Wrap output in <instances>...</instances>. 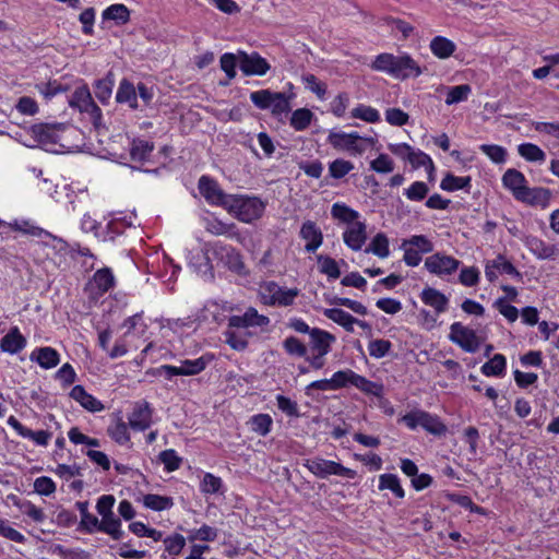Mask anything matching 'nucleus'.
<instances>
[{
    "label": "nucleus",
    "mask_w": 559,
    "mask_h": 559,
    "mask_svg": "<svg viewBox=\"0 0 559 559\" xmlns=\"http://www.w3.org/2000/svg\"><path fill=\"white\" fill-rule=\"evenodd\" d=\"M9 227L13 231H17L22 235H26L34 238H49L52 240L53 245L52 247L58 250H66L67 243L61 238L50 234L48 230L39 227L35 224L32 219H14L9 224Z\"/></svg>",
    "instance_id": "nucleus-13"
},
{
    "label": "nucleus",
    "mask_w": 559,
    "mask_h": 559,
    "mask_svg": "<svg viewBox=\"0 0 559 559\" xmlns=\"http://www.w3.org/2000/svg\"><path fill=\"white\" fill-rule=\"evenodd\" d=\"M449 338L467 353H475L479 349L480 338L476 332L461 322H454L450 326Z\"/></svg>",
    "instance_id": "nucleus-14"
},
{
    "label": "nucleus",
    "mask_w": 559,
    "mask_h": 559,
    "mask_svg": "<svg viewBox=\"0 0 559 559\" xmlns=\"http://www.w3.org/2000/svg\"><path fill=\"white\" fill-rule=\"evenodd\" d=\"M411 246L415 248L420 254L430 253L433 251L432 241L425 235H413L408 239L402 241V247Z\"/></svg>",
    "instance_id": "nucleus-50"
},
{
    "label": "nucleus",
    "mask_w": 559,
    "mask_h": 559,
    "mask_svg": "<svg viewBox=\"0 0 559 559\" xmlns=\"http://www.w3.org/2000/svg\"><path fill=\"white\" fill-rule=\"evenodd\" d=\"M238 66L246 75L261 76L270 70V63L257 52H239Z\"/></svg>",
    "instance_id": "nucleus-20"
},
{
    "label": "nucleus",
    "mask_w": 559,
    "mask_h": 559,
    "mask_svg": "<svg viewBox=\"0 0 559 559\" xmlns=\"http://www.w3.org/2000/svg\"><path fill=\"white\" fill-rule=\"evenodd\" d=\"M371 170L378 174H390L394 170V163L386 154H380L376 159L370 163Z\"/></svg>",
    "instance_id": "nucleus-59"
},
{
    "label": "nucleus",
    "mask_w": 559,
    "mask_h": 559,
    "mask_svg": "<svg viewBox=\"0 0 559 559\" xmlns=\"http://www.w3.org/2000/svg\"><path fill=\"white\" fill-rule=\"evenodd\" d=\"M217 537V530L203 525L200 528H194L189 532V539L193 540H202V542H213Z\"/></svg>",
    "instance_id": "nucleus-57"
},
{
    "label": "nucleus",
    "mask_w": 559,
    "mask_h": 559,
    "mask_svg": "<svg viewBox=\"0 0 559 559\" xmlns=\"http://www.w3.org/2000/svg\"><path fill=\"white\" fill-rule=\"evenodd\" d=\"M299 235L306 241L305 250L307 252L312 253L317 251L323 242V234L312 221H307L302 224Z\"/></svg>",
    "instance_id": "nucleus-24"
},
{
    "label": "nucleus",
    "mask_w": 559,
    "mask_h": 559,
    "mask_svg": "<svg viewBox=\"0 0 559 559\" xmlns=\"http://www.w3.org/2000/svg\"><path fill=\"white\" fill-rule=\"evenodd\" d=\"M429 48L437 58L448 59L454 53L456 45L444 36H436L431 39Z\"/></svg>",
    "instance_id": "nucleus-33"
},
{
    "label": "nucleus",
    "mask_w": 559,
    "mask_h": 559,
    "mask_svg": "<svg viewBox=\"0 0 559 559\" xmlns=\"http://www.w3.org/2000/svg\"><path fill=\"white\" fill-rule=\"evenodd\" d=\"M379 490H391L395 497L403 499L405 491L395 474H382L379 476Z\"/></svg>",
    "instance_id": "nucleus-43"
},
{
    "label": "nucleus",
    "mask_w": 559,
    "mask_h": 559,
    "mask_svg": "<svg viewBox=\"0 0 559 559\" xmlns=\"http://www.w3.org/2000/svg\"><path fill=\"white\" fill-rule=\"evenodd\" d=\"M128 424L133 430L144 431L152 424V409L145 401L134 404L132 412L128 416Z\"/></svg>",
    "instance_id": "nucleus-23"
},
{
    "label": "nucleus",
    "mask_w": 559,
    "mask_h": 559,
    "mask_svg": "<svg viewBox=\"0 0 559 559\" xmlns=\"http://www.w3.org/2000/svg\"><path fill=\"white\" fill-rule=\"evenodd\" d=\"M269 323L270 318L260 314L253 307L248 308L241 316L235 314L228 318V328L235 329L263 328L269 325Z\"/></svg>",
    "instance_id": "nucleus-19"
},
{
    "label": "nucleus",
    "mask_w": 559,
    "mask_h": 559,
    "mask_svg": "<svg viewBox=\"0 0 559 559\" xmlns=\"http://www.w3.org/2000/svg\"><path fill=\"white\" fill-rule=\"evenodd\" d=\"M116 100L120 104H127L131 109H142L138 102V94L134 85L128 80H122L119 84Z\"/></svg>",
    "instance_id": "nucleus-31"
},
{
    "label": "nucleus",
    "mask_w": 559,
    "mask_h": 559,
    "mask_svg": "<svg viewBox=\"0 0 559 559\" xmlns=\"http://www.w3.org/2000/svg\"><path fill=\"white\" fill-rule=\"evenodd\" d=\"M206 251H212L215 257H217L229 270L236 273H242L245 271V263L242 262V258L240 253L233 247L225 245L221 241H215L213 243H207ZM207 252L202 253L203 263L195 265V270L201 272L202 266H204V272L211 270L210 259L206 255ZM190 264L193 265L192 262Z\"/></svg>",
    "instance_id": "nucleus-4"
},
{
    "label": "nucleus",
    "mask_w": 559,
    "mask_h": 559,
    "mask_svg": "<svg viewBox=\"0 0 559 559\" xmlns=\"http://www.w3.org/2000/svg\"><path fill=\"white\" fill-rule=\"evenodd\" d=\"M335 342L336 337L332 333L319 328L311 330L307 344L308 356L306 357V361L311 369L320 370L325 366L326 355L332 350Z\"/></svg>",
    "instance_id": "nucleus-3"
},
{
    "label": "nucleus",
    "mask_w": 559,
    "mask_h": 559,
    "mask_svg": "<svg viewBox=\"0 0 559 559\" xmlns=\"http://www.w3.org/2000/svg\"><path fill=\"white\" fill-rule=\"evenodd\" d=\"M401 420L412 430H415L417 427H421L427 432L435 436H441L447 432V426L437 415L421 409H416L405 414Z\"/></svg>",
    "instance_id": "nucleus-8"
},
{
    "label": "nucleus",
    "mask_w": 559,
    "mask_h": 559,
    "mask_svg": "<svg viewBox=\"0 0 559 559\" xmlns=\"http://www.w3.org/2000/svg\"><path fill=\"white\" fill-rule=\"evenodd\" d=\"M142 501L145 508L154 511H164L170 509L174 504L171 498L154 493L145 495Z\"/></svg>",
    "instance_id": "nucleus-46"
},
{
    "label": "nucleus",
    "mask_w": 559,
    "mask_h": 559,
    "mask_svg": "<svg viewBox=\"0 0 559 559\" xmlns=\"http://www.w3.org/2000/svg\"><path fill=\"white\" fill-rule=\"evenodd\" d=\"M391 342L386 340H373L368 345L369 355L373 358L384 357L391 349Z\"/></svg>",
    "instance_id": "nucleus-64"
},
{
    "label": "nucleus",
    "mask_w": 559,
    "mask_h": 559,
    "mask_svg": "<svg viewBox=\"0 0 559 559\" xmlns=\"http://www.w3.org/2000/svg\"><path fill=\"white\" fill-rule=\"evenodd\" d=\"M295 95L271 90H259L250 94V99L255 107L262 110H271L274 116H282L290 111V99Z\"/></svg>",
    "instance_id": "nucleus-5"
},
{
    "label": "nucleus",
    "mask_w": 559,
    "mask_h": 559,
    "mask_svg": "<svg viewBox=\"0 0 559 559\" xmlns=\"http://www.w3.org/2000/svg\"><path fill=\"white\" fill-rule=\"evenodd\" d=\"M331 379L335 391L353 385L361 392L374 396H380L383 392L382 384L370 381L352 369L338 370L332 374Z\"/></svg>",
    "instance_id": "nucleus-7"
},
{
    "label": "nucleus",
    "mask_w": 559,
    "mask_h": 559,
    "mask_svg": "<svg viewBox=\"0 0 559 559\" xmlns=\"http://www.w3.org/2000/svg\"><path fill=\"white\" fill-rule=\"evenodd\" d=\"M469 177H456L453 175H447L440 183V188L445 191H456L469 187Z\"/></svg>",
    "instance_id": "nucleus-54"
},
{
    "label": "nucleus",
    "mask_w": 559,
    "mask_h": 559,
    "mask_svg": "<svg viewBox=\"0 0 559 559\" xmlns=\"http://www.w3.org/2000/svg\"><path fill=\"white\" fill-rule=\"evenodd\" d=\"M304 466L319 478H326L331 475L342 476L350 479L356 477V472L354 469L345 467L335 461H330L322 457L306 460Z\"/></svg>",
    "instance_id": "nucleus-10"
},
{
    "label": "nucleus",
    "mask_w": 559,
    "mask_h": 559,
    "mask_svg": "<svg viewBox=\"0 0 559 559\" xmlns=\"http://www.w3.org/2000/svg\"><path fill=\"white\" fill-rule=\"evenodd\" d=\"M506 370V358L501 354H496L490 360L481 366V372L487 377H499Z\"/></svg>",
    "instance_id": "nucleus-48"
},
{
    "label": "nucleus",
    "mask_w": 559,
    "mask_h": 559,
    "mask_svg": "<svg viewBox=\"0 0 559 559\" xmlns=\"http://www.w3.org/2000/svg\"><path fill=\"white\" fill-rule=\"evenodd\" d=\"M530 251L539 259H554L559 255V242L547 245L538 239H531L526 242Z\"/></svg>",
    "instance_id": "nucleus-36"
},
{
    "label": "nucleus",
    "mask_w": 559,
    "mask_h": 559,
    "mask_svg": "<svg viewBox=\"0 0 559 559\" xmlns=\"http://www.w3.org/2000/svg\"><path fill=\"white\" fill-rule=\"evenodd\" d=\"M429 192V188L427 183L424 181H415L409 188L405 190V197L411 201H421L424 200Z\"/></svg>",
    "instance_id": "nucleus-58"
},
{
    "label": "nucleus",
    "mask_w": 559,
    "mask_h": 559,
    "mask_svg": "<svg viewBox=\"0 0 559 559\" xmlns=\"http://www.w3.org/2000/svg\"><path fill=\"white\" fill-rule=\"evenodd\" d=\"M472 94V87L468 84L451 86L447 91L445 104L453 105L465 102Z\"/></svg>",
    "instance_id": "nucleus-45"
},
{
    "label": "nucleus",
    "mask_w": 559,
    "mask_h": 559,
    "mask_svg": "<svg viewBox=\"0 0 559 559\" xmlns=\"http://www.w3.org/2000/svg\"><path fill=\"white\" fill-rule=\"evenodd\" d=\"M509 275L514 278H520L521 274L516 271V269L512 265L510 261H508L503 255H498L493 260H489L485 265V275L489 282H495L499 275Z\"/></svg>",
    "instance_id": "nucleus-21"
},
{
    "label": "nucleus",
    "mask_w": 559,
    "mask_h": 559,
    "mask_svg": "<svg viewBox=\"0 0 559 559\" xmlns=\"http://www.w3.org/2000/svg\"><path fill=\"white\" fill-rule=\"evenodd\" d=\"M480 272L475 266H467L461 270L459 281L463 286L473 287L479 282Z\"/></svg>",
    "instance_id": "nucleus-62"
},
{
    "label": "nucleus",
    "mask_w": 559,
    "mask_h": 559,
    "mask_svg": "<svg viewBox=\"0 0 559 559\" xmlns=\"http://www.w3.org/2000/svg\"><path fill=\"white\" fill-rule=\"evenodd\" d=\"M305 87L317 95V97L321 100L325 99L326 95V84L319 81L313 74H305L301 78Z\"/></svg>",
    "instance_id": "nucleus-53"
},
{
    "label": "nucleus",
    "mask_w": 559,
    "mask_h": 559,
    "mask_svg": "<svg viewBox=\"0 0 559 559\" xmlns=\"http://www.w3.org/2000/svg\"><path fill=\"white\" fill-rule=\"evenodd\" d=\"M70 396L88 412L98 413L105 408L103 403L87 393L82 385H74L70 392Z\"/></svg>",
    "instance_id": "nucleus-29"
},
{
    "label": "nucleus",
    "mask_w": 559,
    "mask_h": 559,
    "mask_svg": "<svg viewBox=\"0 0 559 559\" xmlns=\"http://www.w3.org/2000/svg\"><path fill=\"white\" fill-rule=\"evenodd\" d=\"M29 359L43 369H51L59 365L60 354L50 346L38 347L31 353Z\"/></svg>",
    "instance_id": "nucleus-28"
},
{
    "label": "nucleus",
    "mask_w": 559,
    "mask_h": 559,
    "mask_svg": "<svg viewBox=\"0 0 559 559\" xmlns=\"http://www.w3.org/2000/svg\"><path fill=\"white\" fill-rule=\"evenodd\" d=\"M323 316L329 320L337 323L343 326L347 332H354V324L356 323V318L350 313L344 311L340 308H329L323 310Z\"/></svg>",
    "instance_id": "nucleus-35"
},
{
    "label": "nucleus",
    "mask_w": 559,
    "mask_h": 559,
    "mask_svg": "<svg viewBox=\"0 0 559 559\" xmlns=\"http://www.w3.org/2000/svg\"><path fill=\"white\" fill-rule=\"evenodd\" d=\"M371 69L401 80L417 78L423 73L419 64L407 53H380L371 63Z\"/></svg>",
    "instance_id": "nucleus-1"
},
{
    "label": "nucleus",
    "mask_w": 559,
    "mask_h": 559,
    "mask_svg": "<svg viewBox=\"0 0 559 559\" xmlns=\"http://www.w3.org/2000/svg\"><path fill=\"white\" fill-rule=\"evenodd\" d=\"M204 228L207 233L214 236H226L228 238L237 240L238 242L242 241V236L240 231L233 223L228 224L217 218L206 219Z\"/></svg>",
    "instance_id": "nucleus-27"
},
{
    "label": "nucleus",
    "mask_w": 559,
    "mask_h": 559,
    "mask_svg": "<svg viewBox=\"0 0 559 559\" xmlns=\"http://www.w3.org/2000/svg\"><path fill=\"white\" fill-rule=\"evenodd\" d=\"M366 253H372L380 259H385L390 255V242L384 233H378L371 239L369 246L365 249Z\"/></svg>",
    "instance_id": "nucleus-39"
},
{
    "label": "nucleus",
    "mask_w": 559,
    "mask_h": 559,
    "mask_svg": "<svg viewBox=\"0 0 559 559\" xmlns=\"http://www.w3.org/2000/svg\"><path fill=\"white\" fill-rule=\"evenodd\" d=\"M282 346L285 353L292 357L305 358L308 356V347L302 341L296 336H287Z\"/></svg>",
    "instance_id": "nucleus-42"
},
{
    "label": "nucleus",
    "mask_w": 559,
    "mask_h": 559,
    "mask_svg": "<svg viewBox=\"0 0 559 559\" xmlns=\"http://www.w3.org/2000/svg\"><path fill=\"white\" fill-rule=\"evenodd\" d=\"M331 215L340 223L350 226L360 221V214L356 210L349 207L345 203L336 202L331 207Z\"/></svg>",
    "instance_id": "nucleus-32"
},
{
    "label": "nucleus",
    "mask_w": 559,
    "mask_h": 559,
    "mask_svg": "<svg viewBox=\"0 0 559 559\" xmlns=\"http://www.w3.org/2000/svg\"><path fill=\"white\" fill-rule=\"evenodd\" d=\"M62 131L61 126L38 123L29 129V134L36 145L49 151L60 141Z\"/></svg>",
    "instance_id": "nucleus-15"
},
{
    "label": "nucleus",
    "mask_w": 559,
    "mask_h": 559,
    "mask_svg": "<svg viewBox=\"0 0 559 559\" xmlns=\"http://www.w3.org/2000/svg\"><path fill=\"white\" fill-rule=\"evenodd\" d=\"M70 106L78 108L81 112L90 116L95 127L102 121V110L92 98L91 92L86 85L76 87L70 98Z\"/></svg>",
    "instance_id": "nucleus-12"
},
{
    "label": "nucleus",
    "mask_w": 559,
    "mask_h": 559,
    "mask_svg": "<svg viewBox=\"0 0 559 559\" xmlns=\"http://www.w3.org/2000/svg\"><path fill=\"white\" fill-rule=\"evenodd\" d=\"M115 286V276L109 267L97 270L86 284V292L94 299L103 296Z\"/></svg>",
    "instance_id": "nucleus-18"
},
{
    "label": "nucleus",
    "mask_w": 559,
    "mask_h": 559,
    "mask_svg": "<svg viewBox=\"0 0 559 559\" xmlns=\"http://www.w3.org/2000/svg\"><path fill=\"white\" fill-rule=\"evenodd\" d=\"M165 550L169 555H179L186 546V538L180 534H173L163 539Z\"/></svg>",
    "instance_id": "nucleus-60"
},
{
    "label": "nucleus",
    "mask_w": 559,
    "mask_h": 559,
    "mask_svg": "<svg viewBox=\"0 0 559 559\" xmlns=\"http://www.w3.org/2000/svg\"><path fill=\"white\" fill-rule=\"evenodd\" d=\"M153 150V142L143 139H134L130 146V157L133 162L144 163L148 160Z\"/></svg>",
    "instance_id": "nucleus-37"
},
{
    "label": "nucleus",
    "mask_w": 559,
    "mask_h": 559,
    "mask_svg": "<svg viewBox=\"0 0 559 559\" xmlns=\"http://www.w3.org/2000/svg\"><path fill=\"white\" fill-rule=\"evenodd\" d=\"M318 263H319V271L322 274H325L330 278L336 280L341 275V271L338 267L337 262L328 255H318L317 257Z\"/></svg>",
    "instance_id": "nucleus-52"
},
{
    "label": "nucleus",
    "mask_w": 559,
    "mask_h": 559,
    "mask_svg": "<svg viewBox=\"0 0 559 559\" xmlns=\"http://www.w3.org/2000/svg\"><path fill=\"white\" fill-rule=\"evenodd\" d=\"M419 297L426 306L433 308L437 314L443 313L448 310L449 298L433 287H425Z\"/></svg>",
    "instance_id": "nucleus-26"
},
{
    "label": "nucleus",
    "mask_w": 559,
    "mask_h": 559,
    "mask_svg": "<svg viewBox=\"0 0 559 559\" xmlns=\"http://www.w3.org/2000/svg\"><path fill=\"white\" fill-rule=\"evenodd\" d=\"M354 169V164L349 160L337 158L330 163L329 173L332 178L341 179Z\"/></svg>",
    "instance_id": "nucleus-55"
},
{
    "label": "nucleus",
    "mask_w": 559,
    "mask_h": 559,
    "mask_svg": "<svg viewBox=\"0 0 559 559\" xmlns=\"http://www.w3.org/2000/svg\"><path fill=\"white\" fill-rule=\"evenodd\" d=\"M344 243L353 251L362 249L367 241V225L365 222L359 221L356 224L346 226L342 235Z\"/></svg>",
    "instance_id": "nucleus-22"
},
{
    "label": "nucleus",
    "mask_w": 559,
    "mask_h": 559,
    "mask_svg": "<svg viewBox=\"0 0 559 559\" xmlns=\"http://www.w3.org/2000/svg\"><path fill=\"white\" fill-rule=\"evenodd\" d=\"M364 142L372 143V138H361L357 132H332L329 135V143L338 151H345L350 155H361L366 151Z\"/></svg>",
    "instance_id": "nucleus-11"
},
{
    "label": "nucleus",
    "mask_w": 559,
    "mask_h": 559,
    "mask_svg": "<svg viewBox=\"0 0 559 559\" xmlns=\"http://www.w3.org/2000/svg\"><path fill=\"white\" fill-rule=\"evenodd\" d=\"M198 188L201 195L212 205H218L226 209L231 194L225 193L219 185L207 176H202L199 179Z\"/></svg>",
    "instance_id": "nucleus-17"
},
{
    "label": "nucleus",
    "mask_w": 559,
    "mask_h": 559,
    "mask_svg": "<svg viewBox=\"0 0 559 559\" xmlns=\"http://www.w3.org/2000/svg\"><path fill=\"white\" fill-rule=\"evenodd\" d=\"M277 407L281 412L289 417H299L298 404L289 397L278 394L276 395Z\"/></svg>",
    "instance_id": "nucleus-61"
},
{
    "label": "nucleus",
    "mask_w": 559,
    "mask_h": 559,
    "mask_svg": "<svg viewBox=\"0 0 559 559\" xmlns=\"http://www.w3.org/2000/svg\"><path fill=\"white\" fill-rule=\"evenodd\" d=\"M460 265V260L440 252L431 254L425 260L426 270L439 277L455 273Z\"/></svg>",
    "instance_id": "nucleus-16"
},
{
    "label": "nucleus",
    "mask_w": 559,
    "mask_h": 559,
    "mask_svg": "<svg viewBox=\"0 0 559 559\" xmlns=\"http://www.w3.org/2000/svg\"><path fill=\"white\" fill-rule=\"evenodd\" d=\"M266 203L258 197L231 194L226 211L245 224H252L264 214Z\"/></svg>",
    "instance_id": "nucleus-2"
},
{
    "label": "nucleus",
    "mask_w": 559,
    "mask_h": 559,
    "mask_svg": "<svg viewBox=\"0 0 559 559\" xmlns=\"http://www.w3.org/2000/svg\"><path fill=\"white\" fill-rule=\"evenodd\" d=\"M128 425L129 424H126L121 418H119L108 427L107 432L118 444H127L130 441Z\"/></svg>",
    "instance_id": "nucleus-49"
},
{
    "label": "nucleus",
    "mask_w": 559,
    "mask_h": 559,
    "mask_svg": "<svg viewBox=\"0 0 559 559\" xmlns=\"http://www.w3.org/2000/svg\"><path fill=\"white\" fill-rule=\"evenodd\" d=\"M300 295L298 288H287L274 281L264 282L259 287L261 302L269 307H289Z\"/></svg>",
    "instance_id": "nucleus-6"
},
{
    "label": "nucleus",
    "mask_w": 559,
    "mask_h": 559,
    "mask_svg": "<svg viewBox=\"0 0 559 559\" xmlns=\"http://www.w3.org/2000/svg\"><path fill=\"white\" fill-rule=\"evenodd\" d=\"M27 341L20 329L14 326L1 338L0 349L3 353L15 355L26 347Z\"/></svg>",
    "instance_id": "nucleus-25"
},
{
    "label": "nucleus",
    "mask_w": 559,
    "mask_h": 559,
    "mask_svg": "<svg viewBox=\"0 0 559 559\" xmlns=\"http://www.w3.org/2000/svg\"><path fill=\"white\" fill-rule=\"evenodd\" d=\"M159 460L164 464L167 472L177 471L180 467L181 459L177 455L176 451L168 449L159 453Z\"/></svg>",
    "instance_id": "nucleus-63"
},
{
    "label": "nucleus",
    "mask_w": 559,
    "mask_h": 559,
    "mask_svg": "<svg viewBox=\"0 0 559 559\" xmlns=\"http://www.w3.org/2000/svg\"><path fill=\"white\" fill-rule=\"evenodd\" d=\"M15 507H17L22 513L29 516L36 523H43L46 519L44 510L36 507L29 500L15 499Z\"/></svg>",
    "instance_id": "nucleus-47"
},
{
    "label": "nucleus",
    "mask_w": 559,
    "mask_h": 559,
    "mask_svg": "<svg viewBox=\"0 0 559 559\" xmlns=\"http://www.w3.org/2000/svg\"><path fill=\"white\" fill-rule=\"evenodd\" d=\"M213 359L212 355H203L197 359H186L180 366L162 365L157 373L171 380L175 376H195L202 372Z\"/></svg>",
    "instance_id": "nucleus-9"
},
{
    "label": "nucleus",
    "mask_w": 559,
    "mask_h": 559,
    "mask_svg": "<svg viewBox=\"0 0 559 559\" xmlns=\"http://www.w3.org/2000/svg\"><path fill=\"white\" fill-rule=\"evenodd\" d=\"M552 193L547 188H526V204L535 207L546 209L549 206Z\"/></svg>",
    "instance_id": "nucleus-38"
},
{
    "label": "nucleus",
    "mask_w": 559,
    "mask_h": 559,
    "mask_svg": "<svg viewBox=\"0 0 559 559\" xmlns=\"http://www.w3.org/2000/svg\"><path fill=\"white\" fill-rule=\"evenodd\" d=\"M102 17L122 25L130 21V10L122 3H115L103 11Z\"/></svg>",
    "instance_id": "nucleus-40"
},
{
    "label": "nucleus",
    "mask_w": 559,
    "mask_h": 559,
    "mask_svg": "<svg viewBox=\"0 0 559 559\" xmlns=\"http://www.w3.org/2000/svg\"><path fill=\"white\" fill-rule=\"evenodd\" d=\"M502 183L506 189L513 193L515 199L524 201V176L520 171L508 169L502 177Z\"/></svg>",
    "instance_id": "nucleus-30"
},
{
    "label": "nucleus",
    "mask_w": 559,
    "mask_h": 559,
    "mask_svg": "<svg viewBox=\"0 0 559 559\" xmlns=\"http://www.w3.org/2000/svg\"><path fill=\"white\" fill-rule=\"evenodd\" d=\"M114 79L110 75L98 80L95 84V95L102 102L106 103L112 93Z\"/></svg>",
    "instance_id": "nucleus-56"
},
{
    "label": "nucleus",
    "mask_w": 559,
    "mask_h": 559,
    "mask_svg": "<svg viewBox=\"0 0 559 559\" xmlns=\"http://www.w3.org/2000/svg\"><path fill=\"white\" fill-rule=\"evenodd\" d=\"M98 532L109 535L114 540H120L124 535V532L121 530V522L115 513L105 515V518L99 520Z\"/></svg>",
    "instance_id": "nucleus-34"
},
{
    "label": "nucleus",
    "mask_w": 559,
    "mask_h": 559,
    "mask_svg": "<svg viewBox=\"0 0 559 559\" xmlns=\"http://www.w3.org/2000/svg\"><path fill=\"white\" fill-rule=\"evenodd\" d=\"M350 117L360 119L368 123H377L380 121V112L376 108L365 104H358L355 108H353L350 111Z\"/></svg>",
    "instance_id": "nucleus-44"
},
{
    "label": "nucleus",
    "mask_w": 559,
    "mask_h": 559,
    "mask_svg": "<svg viewBox=\"0 0 559 559\" xmlns=\"http://www.w3.org/2000/svg\"><path fill=\"white\" fill-rule=\"evenodd\" d=\"M248 425L251 431L261 437H265L271 432L273 419L269 414H257L249 418Z\"/></svg>",
    "instance_id": "nucleus-41"
},
{
    "label": "nucleus",
    "mask_w": 559,
    "mask_h": 559,
    "mask_svg": "<svg viewBox=\"0 0 559 559\" xmlns=\"http://www.w3.org/2000/svg\"><path fill=\"white\" fill-rule=\"evenodd\" d=\"M312 118H313V114L309 109H307V108L296 109L292 114L290 126L296 131H302L310 126Z\"/></svg>",
    "instance_id": "nucleus-51"
}]
</instances>
